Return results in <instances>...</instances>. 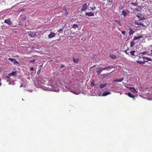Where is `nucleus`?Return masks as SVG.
I'll return each mask as SVG.
<instances>
[{
    "label": "nucleus",
    "instance_id": "obj_38",
    "mask_svg": "<svg viewBox=\"0 0 152 152\" xmlns=\"http://www.w3.org/2000/svg\"><path fill=\"white\" fill-rule=\"evenodd\" d=\"M40 69H39L38 70V71L37 72V74H39L40 73Z\"/></svg>",
    "mask_w": 152,
    "mask_h": 152
},
{
    "label": "nucleus",
    "instance_id": "obj_26",
    "mask_svg": "<svg viewBox=\"0 0 152 152\" xmlns=\"http://www.w3.org/2000/svg\"><path fill=\"white\" fill-rule=\"evenodd\" d=\"M78 28V25L77 24H74L72 26V28L76 29V28Z\"/></svg>",
    "mask_w": 152,
    "mask_h": 152
},
{
    "label": "nucleus",
    "instance_id": "obj_18",
    "mask_svg": "<svg viewBox=\"0 0 152 152\" xmlns=\"http://www.w3.org/2000/svg\"><path fill=\"white\" fill-rule=\"evenodd\" d=\"M110 94V92L108 91H106L103 93L102 94V96H105Z\"/></svg>",
    "mask_w": 152,
    "mask_h": 152
},
{
    "label": "nucleus",
    "instance_id": "obj_8",
    "mask_svg": "<svg viewBox=\"0 0 152 152\" xmlns=\"http://www.w3.org/2000/svg\"><path fill=\"white\" fill-rule=\"evenodd\" d=\"M134 23L135 24L141 25L144 27H147V26H148V25L147 26H145L144 24H143V23H141V22H138L137 21H135Z\"/></svg>",
    "mask_w": 152,
    "mask_h": 152
},
{
    "label": "nucleus",
    "instance_id": "obj_12",
    "mask_svg": "<svg viewBox=\"0 0 152 152\" xmlns=\"http://www.w3.org/2000/svg\"><path fill=\"white\" fill-rule=\"evenodd\" d=\"M56 34L53 32H51L48 35L49 38H51L55 36Z\"/></svg>",
    "mask_w": 152,
    "mask_h": 152
},
{
    "label": "nucleus",
    "instance_id": "obj_24",
    "mask_svg": "<svg viewBox=\"0 0 152 152\" xmlns=\"http://www.w3.org/2000/svg\"><path fill=\"white\" fill-rule=\"evenodd\" d=\"M134 32V31L132 29H130L129 32V34L130 35H132Z\"/></svg>",
    "mask_w": 152,
    "mask_h": 152
},
{
    "label": "nucleus",
    "instance_id": "obj_23",
    "mask_svg": "<svg viewBox=\"0 0 152 152\" xmlns=\"http://www.w3.org/2000/svg\"><path fill=\"white\" fill-rule=\"evenodd\" d=\"M73 61L75 63H77L79 61V60L78 58H75L73 57Z\"/></svg>",
    "mask_w": 152,
    "mask_h": 152
},
{
    "label": "nucleus",
    "instance_id": "obj_43",
    "mask_svg": "<svg viewBox=\"0 0 152 152\" xmlns=\"http://www.w3.org/2000/svg\"><path fill=\"white\" fill-rule=\"evenodd\" d=\"M43 39H47V37H43Z\"/></svg>",
    "mask_w": 152,
    "mask_h": 152
},
{
    "label": "nucleus",
    "instance_id": "obj_32",
    "mask_svg": "<svg viewBox=\"0 0 152 152\" xmlns=\"http://www.w3.org/2000/svg\"><path fill=\"white\" fill-rule=\"evenodd\" d=\"M130 4H132L133 6H137V3L132 2Z\"/></svg>",
    "mask_w": 152,
    "mask_h": 152
},
{
    "label": "nucleus",
    "instance_id": "obj_14",
    "mask_svg": "<svg viewBox=\"0 0 152 152\" xmlns=\"http://www.w3.org/2000/svg\"><path fill=\"white\" fill-rule=\"evenodd\" d=\"M137 16L140 20H141L143 19V17L142 15L140 13H138L136 15Z\"/></svg>",
    "mask_w": 152,
    "mask_h": 152
},
{
    "label": "nucleus",
    "instance_id": "obj_25",
    "mask_svg": "<svg viewBox=\"0 0 152 152\" xmlns=\"http://www.w3.org/2000/svg\"><path fill=\"white\" fill-rule=\"evenodd\" d=\"M130 47H133L135 45V43L134 42V41L133 40V41H131L130 42Z\"/></svg>",
    "mask_w": 152,
    "mask_h": 152
},
{
    "label": "nucleus",
    "instance_id": "obj_2",
    "mask_svg": "<svg viewBox=\"0 0 152 152\" xmlns=\"http://www.w3.org/2000/svg\"><path fill=\"white\" fill-rule=\"evenodd\" d=\"M139 59L140 60L143 59L144 61V62H145L148 61H151V59L148 57H140Z\"/></svg>",
    "mask_w": 152,
    "mask_h": 152
},
{
    "label": "nucleus",
    "instance_id": "obj_27",
    "mask_svg": "<svg viewBox=\"0 0 152 152\" xmlns=\"http://www.w3.org/2000/svg\"><path fill=\"white\" fill-rule=\"evenodd\" d=\"M137 62L140 64H143L145 63V62L142 61L140 60L137 61Z\"/></svg>",
    "mask_w": 152,
    "mask_h": 152
},
{
    "label": "nucleus",
    "instance_id": "obj_39",
    "mask_svg": "<svg viewBox=\"0 0 152 152\" xmlns=\"http://www.w3.org/2000/svg\"><path fill=\"white\" fill-rule=\"evenodd\" d=\"M63 29H64L63 28H61L59 30H58V31L59 32H60L61 31H62L63 30Z\"/></svg>",
    "mask_w": 152,
    "mask_h": 152
},
{
    "label": "nucleus",
    "instance_id": "obj_4",
    "mask_svg": "<svg viewBox=\"0 0 152 152\" xmlns=\"http://www.w3.org/2000/svg\"><path fill=\"white\" fill-rule=\"evenodd\" d=\"M88 6L86 3L85 4L82 6L81 11H85L87 9Z\"/></svg>",
    "mask_w": 152,
    "mask_h": 152
},
{
    "label": "nucleus",
    "instance_id": "obj_13",
    "mask_svg": "<svg viewBox=\"0 0 152 152\" xmlns=\"http://www.w3.org/2000/svg\"><path fill=\"white\" fill-rule=\"evenodd\" d=\"M126 94L129 97L133 98L134 99H135V96L132 94L131 93H127Z\"/></svg>",
    "mask_w": 152,
    "mask_h": 152
},
{
    "label": "nucleus",
    "instance_id": "obj_20",
    "mask_svg": "<svg viewBox=\"0 0 152 152\" xmlns=\"http://www.w3.org/2000/svg\"><path fill=\"white\" fill-rule=\"evenodd\" d=\"M142 7L139 6L138 7L135 8L134 11H136L137 12H139L140 11Z\"/></svg>",
    "mask_w": 152,
    "mask_h": 152
},
{
    "label": "nucleus",
    "instance_id": "obj_11",
    "mask_svg": "<svg viewBox=\"0 0 152 152\" xmlns=\"http://www.w3.org/2000/svg\"><path fill=\"white\" fill-rule=\"evenodd\" d=\"M85 14L86 15H87L88 16H93L94 15V13L91 12H86Z\"/></svg>",
    "mask_w": 152,
    "mask_h": 152
},
{
    "label": "nucleus",
    "instance_id": "obj_35",
    "mask_svg": "<svg viewBox=\"0 0 152 152\" xmlns=\"http://www.w3.org/2000/svg\"><path fill=\"white\" fill-rule=\"evenodd\" d=\"M10 76H6L5 77V79L7 80L8 81H10V80H9L10 79Z\"/></svg>",
    "mask_w": 152,
    "mask_h": 152
},
{
    "label": "nucleus",
    "instance_id": "obj_6",
    "mask_svg": "<svg viewBox=\"0 0 152 152\" xmlns=\"http://www.w3.org/2000/svg\"><path fill=\"white\" fill-rule=\"evenodd\" d=\"M48 91H57L55 88L51 86H49L48 87Z\"/></svg>",
    "mask_w": 152,
    "mask_h": 152
},
{
    "label": "nucleus",
    "instance_id": "obj_5",
    "mask_svg": "<svg viewBox=\"0 0 152 152\" xmlns=\"http://www.w3.org/2000/svg\"><path fill=\"white\" fill-rule=\"evenodd\" d=\"M9 60H10L14 64H18V65H20L19 63L16 60L15 58H9L8 59Z\"/></svg>",
    "mask_w": 152,
    "mask_h": 152
},
{
    "label": "nucleus",
    "instance_id": "obj_31",
    "mask_svg": "<svg viewBox=\"0 0 152 152\" xmlns=\"http://www.w3.org/2000/svg\"><path fill=\"white\" fill-rule=\"evenodd\" d=\"M115 21L119 25L121 26V24L120 22L118 20H115Z\"/></svg>",
    "mask_w": 152,
    "mask_h": 152
},
{
    "label": "nucleus",
    "instance_id": "obj_50",
    "mask_svg": "<svg viewBox=\"0 0 152 152\" xmlns=\"http://www.w3.org/2000/svg\"><path fill=\"white\" fill-rule=\"evenodd\" d=\"M113 72V71L112 72H111V73L112 72Z\"/></svg>",
    "mask_w": 152,
    "mask_h": 152
},
{
    "label": "nucleus",
    "instance_id": "obj_3",
    "mask_svg": "<svg viewBox=\"0 0 152 152\" xmlns=\"http://www.w3.org/2000/svg\"><path fill=\"white\" fill-rule=\"evenodd\" d=\"M29 36L31 37H36L37 35L36 33L34 32H28Z\"/></svg>",
    "mask_w": 152,
    "mask_h": 152
},
{
    "label": "nucleus",
    "instance_id": "obj_51",
    "mask_svg": "<svg viewBox=\"0 0 152 152\" xmlns=\"http://www.w3.org/2000/svg\"><path fill=\"white\" fill-rule=\"evenodd\" d=\"M47 31H49V30H47Z\"/></svg>",
    "mask_w": 152,
    "mask_h": 152
},
{
    "label": "nucleus",
    "instance_id": "obj_47",
    "mask_svg": "<svg viewBox=\"0 0 152 152\" xmlns=\"http://www.w3.org/2000/svg\"><path fill=\"white\" fill-rule=\"evenodd\" d=\"M146 53V52H143V53H143V54H144V53Z\"/></svg>",
    "mask_w": 152,
    "mask_h": 152
},
{
    "label": "nucleus",
    "instance_id": "obj_44",
    "mask_svg": "<svg viewBox=\"0 0 152 152\" xmlns=\"http://www.w3.org/2000/svg\"><path fill=\"white\" fill-rule=\"evenodd\" d=\"M41 35L42 36H44L45 35V33H43L41 34Z\"/></svg>",
    "mask_w": 152,
    "mask_h": 152
},
{
    "label": "nucleus",
    "instance_id": "obj_48",
    "mask_svg": "<svg viewBox=\"0 0 152 152\" xmlns=\"http://www.w3.org/2000/svg\"><path fill=\"white\" fill-rule=\"evenodd\" d=\"M68 13H66V15H68Z\"/></svg>",
    "mask_w": 152,
    "mask_h": 152
},
{
    "label": "nucleus",
    "instance_id": "obj_33",
    "mask_svg": "<svg viewBox=\"0 0 152 152\" xmlns=\"http://www.w3.org/2000/svg\"><path fill=\"white\" fill-rule=\"evenodd\" d=\"M122 14L125 16L126 15V13L124 10H123L122 12Z\"/></svg>",
    "mask_w": 152,
    "mask_h": 152
},
{
    "label": "nucleus",
    "instance_id": "obj_7",
    "mask_svg": "<svg viewBox=\"0 0 152 152\" xmlns=\"http://www.w3.org/2000/svg\"><path fill=\"white\" fill-rule=\"evenodd\" d=\"M103 70H104L103 68L102 67H100L97 69L96 72L98 75H99L101 74V72Z\"/></svg>",
    "mask_w": 152,
    "mask_h": 152
},
{
    "label": "nucleus",
    "instance_id": "obj_36",
    "mask_svg": "<svg viewBox=\"0 0 152 152\" xmlns=\"http://www.w3.org/2000/svg\"><path fill=\"white\" fill-rule=\"evenodd\" d=\"M35 61V59H34L32 61H31L30 60H29V63H34Z\"/></svg>",
    "mask_w": 152,
    "mask_h": 152
},
{
    "label": "nucleus",
    "instance_id": "obj_16",
    "mask_svg": "<svg viewBox=\"0 0 152 152\" xmlns=\"http://www.w3.org/2000/svg\"><path fill=\"white\" fill-rule=\"evenodd\" d=\"M130 91L133 92V93L135 94L137 93L134 87H130Z\"/></svg>",
    "mask_w": 152,
    "mask_h": 152
},
{
    "label": "nucleus",
    "instance_id": "obj_29",
    "mask_svg": "<svg viewBox=\"0 0 152 152\" xmlns=\"http://www.w3.org/2000/svg\"><path fill=\"white\" fill-rule=\"evenodd\" d=\"M70 91L71 92L73 93V94H78L79 93V92H77L75 91Z\"/></svg>",
    "mask_w": 152,
    "mask_h": 152
},
{
    "label": "nucleus",
    "instance_id": "obj_28",
    "mask_svg": "<svg viewBox=\"0 0 152 152\" xmlns=\"http://www.w3.org/2000/svg\"><path fill=\"white\" fill-rule=\"evenodd\" d=\"M123 80V79H116L115 80H114L113 82H121Z\"/></svg>",
    "mask_w": 152,
    "mask_h": 152
},
{
    "label": "nucleus",
    "instance_id": "obj_42",
    "mask_svg": "<svg viewBox=\"0 0 152 152\" xmlns=\"http://www.w3.org/2000/svg\"><path fill=\"white\" fill-rule=\"evenodd\" d=\"M34 69L33 68V67H31V68L30 69V70L31 71H33Z\"/></svg>",
    "mask_w": 152,
    "mask_h": 152
},
{
    "label": "nucleus",
    "instance_id": "obj_1",
    "mask_svg": "<svg viewBox=\"0 0 152 152\" xmlns=\"http://www.w3.org/2000/svg\"><path fill=\"white\" fill-rule=\"evenodd\" d=\"M93 5H93L92 7H91L90 8L92 10V12L95 14V15H96L98 11L96 10V8L94 6V3H93Z\"/></svg>",
    "mask_w": 152,
    "mask_h": 152
},
{
    "label": "nucleus",
    "instance_id": "obj_15",
    "mask_svg": "<svg viewBox=\"0 0 152 152\" xmlns=\"http://www.w3.org/2000/svg\"><path fill=\"white\" fill-rule=\"evenodd\" d=\"M113 66H109L105 67L103 68L104 70H107L109 69H110L112 68H113Z\"/></svg>",
    "mask_w": 152,
    "mask_h": 152
},
{
    "label": "nucleus",
    "instance_id": "obj_17",
    "mask_svg": "<svg viewBox=\"0 0 152 152\" xmlns=\"http://www.w3.org/2000/svg\"><path fill=\"white\" fill-rule=\"evenodd\" d=\"M109 57L113 59H115L116 58V56L114 54H110L109 55Z\"/></svg>",
    "mask_w": 152,
    "mask_h": 152
},
{
    "label": "nucleus",
    "instance_id": "obj_49",
    "mask_svg": "<svg viewBox=\"0 0 152 152\" xmlns=\"http://www.w3.org/2000/svg\"><path fill=\"white\" fill-rule=\"evenodd\" d=\"M42 66V65L40 66Z\"/></svg>",
    "mask_w": 152,
    "mask_h": 152
},
{
    "label": "nucleus",
    "instance_id": "obj_22",
    "mask_svg": "<svg viewBox=\"0 0 152 152\" xmlns=\"http://www.w3.org/2000/svg\"><path fill=\"white\" fill-rule=\"evenodd\" d=\"M135 52V51H134V50H132V51H131L130 52V55L131 56H135V54H134V53Z\"/></svg>",
    "mask_w": 152,
    "mask_h": 152
},
{
    "label": "nucleus",
    "instance_id": "obj_41",
    "mask_svg": "<svg viewBox=\"0 0 152 152\" xmlns=\"http://www.w3.org/2000/svg\"><path fill=\"white\" fill-rule=\"evenodd\" d=\"M63 10H65L66 11H67L66 8L64 7V6L63 7Z\"/></svg>",
    "mask_w": 152,
    "mask_h": 152
},
{
    "label": "nucleus",
    "instance_id": "obj_21",
    "mask_svg": "<svg viewBox=\"0 0 152 152\" xmlns=\"http://www.w3.org/2000/svg\"><path fill=\"white\" fill-rule=\"evenodd\" d=\"M106 85V84L104 83L102 84H101L99 85V87L100 88H102L105 87Z\"/></svg>",
    "mask_w": 152,
    "mask_h": 152
},
{
    "label": "nucleus",
    "instance_id": "obj_19",
    "mask_svg": "<svg viewBox=\"0 0 152 152\" xmlns=\"http://www.w3.org/2000/svg\"><path fill=\"white\" fill-rule=\"evenodd\" d=\"M142 38V36H138L137 37L134 36V38L133 39V40L134 41L136 40Z\"/></svg>",
    "mask_w": 152,
    "mask_h": 152
},
{
    "label": "nucleus",
    "instance_id": "obj_30",
    "mask_svg": "<svg viewBox=\"0 0 152 152\" xmlns=\"http://www.w3.org/2000/svg\"><path fill=\"white\" fill-rule=\"evenodd\" d=\"M70 91L71 92L73 93V94H78L79 93V92H77L75 91Z\"/></svg>",
    "mask_w": 152,
    "mask_h": 152
},
{
    "label": "nucleus",
    "instance_id": "obj_45",
    "mask_svg": "<svg viewBox=\"0 0 152 152\" xmlns=\"http://www.w3.org/2000/svg\"><path fill=\"white\" fill-rule=\"evenodd\" d=\"M125 52L126 53V54H128V53H127V50H126L125 51Z\"/></svg>",
    "mask_w": 152,
    "mask_h": 152
},
{
    "label": "nucleus",
    "instance_id": "obj_10",
    "mask_svg": "<svg viewBox=\"0 0 152 152\" xmlns=\"http://www.w3.org/2000/svg\"><path fill=\"white\" fill-rule=\"evenodd\" d=\"M4 22L7 24L9 25L12 24V22L10 20V19L5 20Z\"/></svg>",
    "mask_w": 152,
    "mask_h": 152
},
{
    "label": "nucleus",
    "instance_id": "obj_46",
    "mask_svg": "<svg viewBox=\"0 0 152 152\" xmlns=\"http://www.w3.org/2000/svg\"><path fill=\"white\" fill-rule=\"evenodd\" d=\"M91 84H93L94 85V83H93V82H91Z\"/></svg>",
    "mask_w": 152,
    "mask_h": 152
},
{
    "label": "nucleus",
    "instance_id": "obj_9",
    "mask_svg": "<svg viewBox=\"0 0 152 152\" xmlns=\"http://www.w3.org/2000/svg\"><path fill=\"white\" fill-rule=\"evenodd\" d=\"M17 75V74L16 71L12 72L8 74V76H9L10 77L12 76H14L15 77H16Z\"/></svg>",
    "mask_w": 152,
    "mask_h": 152
},
{
    "label": "nucleus",
    "instance_id": "obj_37",
    "mask_svg": "<svg viewBox=\"0 0 152 152\" xmlns=\"http://www.w3.org/2000/svg\"><path fill=\"white\" fill-rule=\"evenodd\" d=\"M121 33L123 34H124V35H125V31H122L121 32Z\"/></svg>",
    "mask_w": 152,
    "mask_h": 152
},
{
    "label": "nucleus",
    "instance_id": "obj_40",
    "mask_svg": "<svg viewBox=\"0 0 152 152\" xmlns=\"http://www.w3.org/2000/svg\"><path fill=\"white\" fill-rule=\"evenodd\" d=\"M64 66H65L64 65L61 64V68H64Z\"/></svg>",
    "mask_w": 152,
    "mask_h": 152
},
{
    "label": "nucleus",
    "instance_id": "obj_34",
    "mask_svg": "<svg viewBox=\"0 0 152 152\" xmlns=\"http://www.w3.org/2000/svg\"><path fill=\"white\" fill-rule=\"evenodd\" d=\"M108 2L109 3V4L110 5H111L112 3H113V0H107Z\"/></svg>",
    "mask_w": 152,
    "mask_h": 152
}]
</instances>
